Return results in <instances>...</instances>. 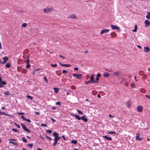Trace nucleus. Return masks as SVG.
<instances>
[{
    "label": "nucleus",
    "instance_id": "51",
    "mask_svg": "<svg viewBox=\"0 0 150 150\" xmlns=\"http://www.w3.org/2000/svg\"><path fill=\"white\" fill-rule=\"evenodd\" d=\"M12 130L13 131L15 132H16L18 131V130H17L16 129H13V128L12 129Z\"/></svg>",
    "mask_w": 150,
    "mask_h": 150
},
{
    "label": "nucleus",
    "instance_id": "4",
    "mask_svg": "<svg viewBox=\"0 0 150 150\" xmlns=\"http://www.w3.org/2000/svg\"><path fill=\"white\" fill-rule=\"evenodd\" d=\"M110 27L113 30H117L120 29V28L118 27L115 25H110Z\"/></svg>",
    "mask_w": 150,
    "mask_h": 150
},
{
    "label": "nucleus",
    "instance_id": "49",
    "mask_svg": "<svg viewBox=\"0 0 150 150\" xmlns=\"http://www.w3.org/2000/svg\"><path fill=\"white\" fill-rule=\"evenodd\" d=\"M68 72V71H66V70H63L62 71V73L63 74H65L66 73H67Z\"/></svg>",
    "mask_w": 150,
    "mask_h": 150
},
{
    "label": "nucleus",
    "instance_id": "30",
    "mask_svg": "<svg viewBox=\"0 0 150 150\" xmlns=\"http://www.w3.org/2000/svg\"><path fill=\"white\" fill-rule=\"evenodd\" d=\"M3 59L4 60H6V61H8V58L7 56H5L3 58Z\"/></svg>",
    "mask_w": 150,
    "mask_h": 150
},
{
    "label": "nucleus",
    "instance_id": "64",
    "mask_svg": "<svg viewBox=\"0 0 150 150\" xmlns=\"http://www.w3.org/2000/svg\"><path fill=\"white\" fill-rule=\"evenodd\" d=\"M137 29L134 28V30H132V31L134 32H136L137 31Z\"/></svg>",
    "mask_w": 150,
    "mask_h": 150
},
{
    "label": "nucleus",
    "instance_id": "22",
    "mask_svg": "<svg viewBox=\"0 0 150 150\" xmlns=\"http://www.w3.org/2000/svg\"><path fill=\"white\" fill-rule=\"evenodd\" d=\"M53 89L55 93H57L59 91V88H54Z\"/></svg>",
    "mask_w": 150,
    "mask_h": 150
},
{
    "label": "nucleus",
    "instance_id": "59",
    "mask_svg": "<svg viewBox=\"0 0 150 150\" xmlns=\"http://www.w3.org/2000/svg\"><path fill=\"white\" fill-rule=\"evenodd\" d=\"M125 86H128V84L127 82H125Z\"/></svg>",
    "mask_w": 150,
    "mask_h": 150
},
{
    "label": "nucleus",
    "instance_id": "17",
    "mask_svg": "<svg viewBox=\"0 0 150 150\" xmlns=\"http://www.w3.org/2000/svg\"><path fill=\"white\" fill-rule=\"evenodd\" d=\"M59 64L60 65L62 66H64L66 67H70L71 66V65L70 64H62L60 62Z\"/></svg>",
    "mask_w": 150,
    "mask_h": 150
},
{
    "label": "nucleus",
    "instance_id": "48",
    "mask_svg": "<svg viewBox=\"0 0 150 150\" xmlns=\"http://www.w3.org/2000/svg\"><path fill=\"white\" fill-rule=\"evenodd\" d=\"M130 86L131 87L134 88L135 86V84L134 83H132L131 84Z\"/></svg>",
    "mask_w": 150,
    "mask_h": 150
},
{
    "label": "nucleus",
    "instance_id": "58",
    "mask_svg": "<svg viewBox=\"0 0 150 150\" xmlns=\"http://www.w3.org/2000/svg\"><path fill=\"white\" fill-rule=\"evenodd\" d=\"M17 113L19 115H23L24 114V113L23 112H18Z\"/></svg>",
    "mask_w": 150,
    "mask_h": 150
},
{
    "label": "nucleus",
    "instance_id": "6",
    "mask_svg": "<svg viewBox=\"0 0 150 150\" xmlns=\"http://www.w3.org/2000/svg\"><path fill=\"white\" fill-rule=\"evenodd\" d=\"M140 134L139 133H136V139L137 140H142V138H139L140 136Z\"/></svg>",
    "mask_w": 150,
    "mask_h": 150
},
{
    "label": "nucleus",
    "instance_id": "8",
    "mask_svg": "<svg viewBox=\"0 0 150 150\" xmlns=\"http://www.w3.org/2000/svg\"><path fill=\"white\" fill-rule=\"evenodd\" d=\"M109 31L108 29H104L102 30H101L100 34L101 35L103 34L104 33H106L108 32Z\"/></svg>",
    "mask_w": 150,
    "mask_h": 150
},
{
    "label": "nucleus",
    "instance_id": "7",
    "mask_svg": "<svg viewBox=\"0 0 150 150\" xmlns=\"http://www.w3.org/2000/svg\"><path fill=\"white\" fill-rule=\"evenodd\" d=\"M144 23L146 27H147L150 25V22L148 20H146Z\"/></svg>",
    "mask_w": 150,
    "mask_h": 150
},
{
    "label": "nucleus",
    "instance_id": "18",
    "mask_svg": "<svg viewBox=\"0 0 150 150\" xmlns=\"http://www.w3.org/2000/svg\"><path fill=\"white\" fill-rule=\"evenodd\" d=\"M73 115L75 117V118H77L78 120H81V117H80L79 115L75 114H73Z\"/></svg>",
    "mask_w": 150,
    "mask_h": 150
},
{
    "label": "nucleus",
    "instance_id": "53",
    "mask_svg": "<svg viewBox=\"0 0 150 150\" xmlns=\"http://www.w3.org/2000/svg\"><path fill=\"white\" fill-rule=\"evenodd\" d=\"M109 116L110 118H113L115 117V116L114 115H112L110 114L109 115Z\"/></svg>",
    "mask_w": 150,
    "mask_h": 150
},
{
    "label": "nucleus",
    "instance_id": "9",
    "mask_svg": "<svg viewBox=\"0 0 150 150\" xmlns=\"http://www.w3.org/2000/svg\"><path fill=\"white\" fill-rule=\"evenodd\" d=\"M137 110L138 112H141L143 110L142 107L140 105H138L137 106Z\"/></svg>",
    "mask_w": 150,
    "mask_h": 150
},
{
    "label": "nucleus",
    "instance_id": "34",
    "mask_svg": "<svg viewBox=\"0 0 150 150\" xmlns=\"http://www.w3.org/2000/svg\"><path fill=\"white\" fill-rule=\"evenodd\" d=\"M4 94L6 96H8L11 95L10 94V92L9 91H8L5 92Z\"/></svg>",
    "mask_w": 150,
    "mask_h": 150
},
{
    "label": "nucleus",
    "instance_id": "57",
    "mask_svg": "<svg viewBox=\"0 0 150 150\" xmlns=\"http://www.w3.org/2000/svg\"><path fill=\"white\" fill-rule=\"evenodd\" d=\"M28 58H29V57H28ZM26 63L27 64L29 63H30V60L28 58L27 60L26 61Z\"/></svg>",
    "mask_w": 150,
    "mask_h": 150
},
{
    "label": "nucleus",
    "instance_id": "26",
    "mask_svg": "<svg viewBox=\"0 0 150 150\" xmlns=\"http://www.w3.org/2000/svg\"><path fill=\"white\" fill-rule=\"evenodd\" d=\"M27 72V70L25 69H23L21 71V72L23 74H25Z\"/></svg>",
    "mask_w": 150,
    "mask_h": 150
},
{
    "label": "nucleus",
    "instance_id": "5",
    "mask_svg": "<svg viewBox=\"0 0 150 150\" xmlns=\"http://www.w3.org/2000/svg\"><path fill=\"white\" fill-rule=\"evenodd\" d=\"M52 11V9L51 8H44L43 9V11L45 13H48L51 12Z\"/></svg>",
    "mask_w": 150,
    "mask_h": 150
},
{
    "label": "nucleus",
    "instance_id": "63",
    "mask_svg": "<svg viewBox=\"0 0 150 150\" xmlns=\"http://www.w3.org/2000/svg\"><path fill=\"white\" fill-rule=\"evenodd\" d=\"M59 57L62 58L63 59H65V58L63 56H62L61 55H59Z\"/></svg>",
    "mask_w": 150,
    "mask_h": 150
},
{
    "label": "nucleus",
    "instance_id": "56",
    "mask_svg": "<svg viewBox=\"0 0 150 150\" xmlns=\"http://www.w3.org/2000/svg\"><path fill=\"white\" fill-rule=\"evenodd\" d=\"M96 76H97V77H98L99 78L101 76L100 74H97V75Z\"/></svg>",
    "mask_w": 150,
    "mask_h": 150
},
{
    "label": "nucleus",
    "instance_id": "40",
    "mask_svg": "<svg viewBox=\"0 0 150 150\" xmlns=\"http://www.w3.org/2000/svg\"><path fill=\"white\" fill-rule=\"evenodd\" d=\"M27 25V24L26 23H24L22 25V26L23 27H25Z\"/></svg>",
    "mask_w": 150,
    "mask_h": 150
},
{
    "label": "nucleus",
    "instance_id": "1",
    "mask_svg": "<svg viewBox=\"0 0 150 150\" xmlns=\"http://www.w3.org/2000/svg\"><path fill=\"white\" fill-rule=\"evenodd\" d=\"M21 125L24 131H26L28 133H30V130L28 129L24 124L21 123Z\"/></svg>",
    "mask_w": 150,
    "mask_h": 150
},
{
    "label": "nucleus",
    "instance_id": "29",
    "mask_svg": "<svg viewBox=\"0 0 150 150\" xmlns=\"http://www.w3.org/2000/svg\"><path fill=\"white\" fill-rule=\"evenodd\" d=\"M71 142L72 143H73L75 144H77V141L76 140H72L71 141Z\"/></svg>",
    "mask_w": 150,
    "mask_h": 150
},
{
    "label": "nucleus",
    "instance_id": "54",
    "mask_svg": "<svg viewBox=\"0 0 150 150\" xmlns=\"http://www.w3.org/2000/svg\"><path fill=\"white\" fill-rule=\"evenodd\" d=\"M14 124L19 128H20V127L19 125H18L16 123H14Z\"/></svg>",
    "mask_w": 150,
    "mask_h": 150
},
{
    "label": "nucleus",
    "instance_id": "16",
    "mask_svg": "<svg viewBox=\"0 0 150 150\" xmlns=\"http://www.w3.org/2000/svg\"><path fill=\"white\" fill-rule=\"evenodd\" d=\"M69 17L71 19H74L76 18V16L74 14H71L69 16Z\"/></svg>",
    "mask_w": 150,
    "mask_h": 150
},
{
    "label": "nucleus",
    "instance_id": "24",
    "mask_svg": "<svg viewBox=\"0 0 150 150\" xmlns=\"http://www.w3.org/2000/svg\"><path fill=\"white\" fill-rule=\"evenodd\" d=\"M9 144H13V145H15L16 146H17L18 145V144L17 142H14L12 141H10L9 142Z\"/></svg>",
    "mask_w": 150,
    "mask_h": 150
},
{
    "label": "nucleus",
    "instance_id": "21",
    "mask_svg": "<svg viewBox=\"0 0 150 150\" xmlns=\"http://www.w3.org/2000/svg\"><path fill=\"white\" fill-rule=\"evenodd\" d=\"M53 135L54 137V138H57L59 136L58 133L54 132L53 133Z\"/></svg>",
    "mask_w": 150,
    "mask_h": 150
},
{
    "label": "nucleus",
    "instance_id": "23",
    "mask_svg": "<svg viewBox=\"0 0 150 150\" xmlns=\"http://www.w3.org/2000/svg\"><path fill=\"white\" fill-rule=\"evenodd\" d=\"M11 64L9 63H7L5 65V67L6 68H9L11 67Z\"/></svg>",
    "mask_w": 150,
    "mask_h": 150
},
{
    "label": "nucleus",
    "instance_id": "43",
    "mask_svg": "<svg viewBox=\"0 0 150 150\" xmlns=\"http://www.w3.org/2000/svg\"><path fill=\"white\" fill-rule=\"evenodd\" d=\"M27 64V65L26 66V67L27 68H29L30 67V65L29 63H28V64Z\"/></svg>",
    "mask_w": 150,
    "mask_h": 150
},
{
    "label": "nucleus",
    "instance_id": "27",
    "mask_svg": "<svg viewBox=\"0 0 150 150\" xmlns=\"http://www.w3.org/2000/svg\"><path fill=\"white\" fill-rule=\"evenodd\" d=\"M146 17L148 19H150V12H147V15Z\"/></svg>",
    "mask_w": 150,
    "mask_h": 150
},
{
    "label": "nucleus",
    "instance_id": "50",
    "mask_svg": "<svg viewBox=\"0 0 150 150\" xmlns=\"http://www.w3.org/2000/svg\"><path fill=\"white\" fill-rule=\"evenodd\" d=\"M56 105H61V103L60 102H57L56 103Z\"/></svg>",
    "mask_w": 150,
    "mask_h": 150
},
{
    "label": "nucleus",
    "instance_id": "33",
    "mask_svg": "<svg viewBox=\"0 0 150 150\" xmlns=\"http://www.w3.org/2000/svg\"><path fill=\"white\" fill-rule=\"evenodd\" d=\"M45 137H46V138L48 140H52V138L51 137L47 136L45 134Z\"/></svg>",
    "mask_w": 150,
    "mask_h": 150
},
{
    "label": "nucleus",
    "instance_id": "52",
    "mask_svg": "<svg viewBox=\"0 0 150 150\" xmlns=\"http://www.w3.org/2000/svg\"><path fill=\"white\" fill-rule=\"evenodd\" d=\"M145 97L147 98L150 99V95H146L145 96Z\"/></svg>",
    "mask_w": 150,
    "mask_h": 150
},
{
    "label": "nucleus",
    "instance_id": "47",
    "mask_svg": "<svg viewBox=\"0 0 150 150\" xmlns=\"http://www.w3.org/2000/svg\"><path fill=\"white\" fill-rule=\"evenodd\" d=\"M71 88L72 89L74 90V89H76V87L74 85H72L71 86Z\"/></svg>",
    "mask_w": 150,
    "mask_h": 150
},
{
    "label": "nucleus",
    "instance_id": "28",
    "mask_svg": "<svg viewBox=\"0 0 150 150\" xmlns=\"http://www.w3.org/2000/svg\"><path fill=\"white\" fill-rule=\"evenodd\" d=\"M22 140L23 142L25 143H27V141L26 139L24 137H22Z\"/></svg>",
    "mask_w": 150,
    "mask_h": 150
},
{
    "label": "nucleus",
    "instance_id": "37",
    "mask_svg": "<svg viewBox=\"0 0 150 150\" xmlns=\"http://www.w3.org/2000/svg\"><path fill=\"white\" fill-rule=\"evenodd\" d=\"M27 97L29 99H30L31 100H32L33 99V98L31 96H29V95H27Z\"/></svg>",
    "mask_w": 150,
    "mask_h": 150
},
{
    "label": "nucleus",
    "instance_id": "31",
    "mask_svg": "<svg viewBox=\"0 0 150 150\" xmlns=\"http://www.w3.org/2000/svg\"><path fill=\"white\" fill-rule=\"evenodd\" d=\"M92 94L94 95H95L97 93V92L95 91H93L91 92Z\"/></svg>",
    "mask_w": 150,
    "mask_h": 150
},
{
    "label": "nucleus",
    "instance_id": "46",
    "mask_svg": "<svg viewBox=\"0 0 150 150\" xmlns=\"http://www.w3.org/2000/svg\"><path fill=\"white\" fill-rule=\"evenodd\" d=\"M41 126H43L44 127H46L47 126V124H42L41 125Z\"/></svg>",
    "mask_w": 150,
    "mask_h": 150
},
{
    "label": "nucleus",
    "instance_id": "12",
    "mask_svg": "<svg viewBox=\"0 0 150 150\" xmlns=\"http://www.w3.org/2000/svg\"><path fill=\"white\" fill-rule=\"evenodd\" d=\"M110 35L111 38H115L117 36V35L115 33L113 32L111 33Z\"/></svg>",
    "mask_w": 150,
    "mask_h": 150
},
{
    "label": "nucleus",
    "instance_id": "2",
    "mask_svg": "<svg viewBox=\"0 0 150 150\" xmlns=\"http://www.w3.org/2000/svg\"><path fill=\"white\" fill-rule=\"evenodd\" d=\"M6 84V82L4 81H2V78L0 77V88L4 87L3 85H5Z\"/></svg>",
    "mask_w": 150,
    "mask_h": 150
},
{
    "label": "nucleus",
    "instance_id": "25",
    "mask_svg": "<svg viewBox=\"0 0 150 150\" xmlns=\"http://www.w3.org/2000/svg\"><path fill=\"white\" fill-rule=\"evenodd\" d=\"M144 51H145V52H149V50H150V49H149L148 47H144Z\"/></svg>",
    "mask_w": 150,
    "mask_h": 150
},
{
    "label": "nucleus",
    "instance_id": "55",
    "mask_svg": "<svg viewBox=\"0 0 150 150\" xmlns=\"http://www.w3.org/2000/svg\"><path fill=\"white\" fill-rule=\"evenodd\" d=\"M77 111L79 113H81V114H83V113L81 111L79 110H78Z\"/></svg>",
    "mask_w": 150,
    "mask_h": 150
},
{
    "label": "nucleus",
    "instance_id": "10",
    "mask_svg": "<svg viewBox=\"0 0 150 150\" xmlns=\"http://www.w3.org/2000/svg\"><path fill=\"white\" fill-rule=\"evenodd\" d=\"M90 81L92 83H94V75L93 74H92L91 75L90 79Z\"/></svg>",
    "mask_w": 150,
    "mask_h": 150
},
{
    "label": "nucleus",
    "instance_id": "11",
    "mask_svg": "<svg viewBox=\"0 0 150 150\" xmlns=\"http://www.w3.org/2000/svg\"><path fill=\"white\" fill-rule=\"evenodd\" d=\"M85 115L82 116L81 117V120H82L83 121H84L85 122H87L88 119L87 118H85Z\"/></svg>",
    "mask_w": 150,
    "mask_h": 150
},
{
    "label": "nucleus",
    "instance_id": "42",
    "mask_svg": "<svg viewBox=\"0 0 150 150\" xmlns=\"http://www.w3.org/2000/svg\"><path fill=\"white\" fill-rule=\"evenodd\" d=\"M44 79L45 82H46L47 83H48V81L47 79L46 76L44 77Z\"/></svg>",
    "mask_w": 150,
    "mask_h": 150
},
{
    "label": "nucleus",
    "instance_id": "32",
    "mask_svg": "<svg viewBox=\"0 0 150 150\" xmlns=\"http://www.w3.org/2000/svg\"><path fill=\"white\" fill-rule=\"evenodd\" d=\"M103 75L105 77H107L109 76V74L108 73L104 74Z\"/></svg>",
    "mask_w": 150,
    "mask_h": 150
},
{
    "label": "nucleus",
    "instance_id": "60",
    "mask_svg": "<svg viewBox=\"0 0 150 150\" xmlns=\"http://www.w3.org/2000/svg\"><path fill=\"white\" fill-rule=\"evenodd\" d=\"M52 110H55L56 109V108L54 106L52 107Z\"/></svg>",
    "mask_w": 150,
    "mask_h": 150
},
{
    "label": "nucleus",
    "instance_id": "41",
    "mask_svg": "<svg viewBox=\"0 0 150 150\" xmlns=\"http://www.w3.org/2000/svg\"><path fill=\"white\" fill-rule=\"evenodd\" d=\"M51 67H55L57 66V65L56 64H51Z\"/></svg>",
    "mask_w": 150,
    "mask_h": 150
},
{
    "label": "nucleus",
    "instance_id": "15",
    "mask_svg": "<svg viewBox=\"0 0 150 150\" xmlns=\"http://www.w3.org/2000/svg\"><path fill=\"white\" fill-rule=\"evenodd\" d=\"M0 114L1 115H4L7 116H9L11 117H12V116L10 114H7L3 111H1L0 110Z\"/></svg>",
    "mask_w": 150,
    "mask_h": 150
},
{
    "label": "nucleus",
    "instance_id": "39",
    "mask_svg": "<svg viewBox=\"0 0 150 150\" xmlns=\"http://www.w3.org/2000/svg\"><path fill=\"white\" fill-rule=\"evenodd\" d=\"M52 130L50 129H48L46 131V132L48 133L49 134H51L52 133Z\"/></svg>",
    "mask_w": 150,
    "mask_h": 150
},
{
    "label": "nucleus",
    "instance_id": "38",
    "mask_svg": "<svg viewBox=\"0 0 150 150\" xmlns=\"http://www.w3.org/2000/svg\"><path fill=\"white\" fill-rule=\"evenodd\" d=\"M99 80V78L98 77H96V80L95 81L94 80V83H98Z\"/></svg>",
    "mask_w": 150,
    "mask_h": 150
},
{
    "label": "nucleus",
    "instance_id": "36",
    "mask_svg": "<svg viewBox=\"0 0 150 150\" xmlns=\"http://www.w3.org/2000/svg\"><path fill=\"white\" fill-rule=\"evenodd\" d=\"M109 134H117L115 132H110L108 131L107 132Z\"/></svg>",
    "mask_w": 150,
    "mask_h": 150
},
{
    "label": "nucleus",
    "instance_id": "13",
    "mask_svg": "<svg viewBox=\"0 0 150 150\" xmlns=\"http://www.w3.org/2000/svg\"><path fill=\"white\" fill-rule=\"evenodd\" d=\"M21 118L23 119L25 121H26L28 122H31V120L30 119H26L24 116H21Z\"/></svg>",
    "mask_w": 150,
    "mask_h": 150
},
{
    "label": "nucleus",
    "instance_id": "19",
    "mask_svg": "<svg viewBox=\"0 0 150 150\" xmlns=\"http://www.w3.org/2000/svg\"><path fill=\"white\" fill-rule=\"evenodd\" d=\"M54 143H53V145L54 146L56 145L57 144V141L58 140L56 138H54Z\"/></svg>",
    "mask_w": 150,
    "mask_h": 150
},
{
    "label": "nucleus",
    "instance_id": "3",
    "mask_svg": "<svg viewBox=\"0 0 150 150\" xmlns=\"http://www.w3.org/2000/svg\"><path fill=\"white\" fill-rule=\"evenodd\" d=\"M73 76L74 77H76L79 79H81L82 78V76L81 74H73Z\"/></svg>",
    "mask_w": 150,
    "mask_h": 150
},
{
    "label": "nucleus",
    "instance_id": "45",
    "mask_svg": "<svg viewBox=\"0 0 150 150\" xmlns=\"http://www.w3.org/2000/svg\"><path fill=\"white\" fill-rule=\"evenodd\" d=\"M7 62V61H6V60H4V61L3 62H1V64H5Z\"/></svg>",
    "mask_w": 150,
    "mask_h": 150
},
{
    "label": "nucleus",
    "instance_id": "14",
    "mask_svg": "<svg viewBox=\"0 0 150 150\" xmlns=\"http://www.w3.org/2000/svg\"><path fill=\"white\" fill-rule=\"evenodd\" d=\"M103 138L106 139L107 140L111 141L112 140V138L110 137H108L107 135H105L103 136Z\"/></svg>",
    "mask_w": 150,
    "mask_h": 150
},
{
    "label": "nucleus",
    "instance_id": "20",
    "mask_svg": "<svg viewBox=\"0 0 150 150\" xmlns=\"http://www.w3.org/2000/svg\"><path fill=\"white\" fill-rule=\"evenodd\" d=\"M113 74L115 76H119L120 75V73L118 71H116L113 73Z\"/></svg>",
    "mask_w": 150,
    "mask_h": 150
},
{
    "label": "nucleus",
    "instance_id": "61",
    "mask_svg": "<svg viewBox=\"0 0 150 150\" xmlns=\"http://www.w3.org/2000/svg\"><path fill=\"white\" fill-rule=\"evenodd\" d=\"M74 69L75 71H78L79 69V68L78 67H75L74 68Z\"/></svg>",
    "mask_w": 150,
    "mask_h": 150
},
{
    "label": "nucleus",
    "instance_id": "35",
    "mask_svg": "<svg viewBox=\"0 0 150 150\" xmlns=\"http://www.w3.org/2000/svg\"><path fill=\"white\" fill-rule=\"evenodd\" d=\"M27 146L31 148H32L33 146V144H27Z\"/></svg>",
    "mask_w": 150,
    "mask_h": 150
},
{
    "label": "nucleus",
    "instance_id": "62",
    "mask_svg": "<svg viewBox=\"0 0 150 150\" xmlns=\"http://www.w3.org/2000/svg\"><path fill=\"white\" fill-rule=\"evenodd\" d=\"M39 70H40L39 69H35L34 70V71L35 72L37 71H39Z\"/></svg>",
    "mask_w": 150,
    "mask_h": 150
},
{
    "label": "nucleus",
    "instance_id": "44",
    "mask_svg": "<svg viewBox=\"0 0 150 150\" xmlns=\"http://www.w3.org/2000/svg\"><path fill=\"white\" fill-rule=\"evenodd\" d=\"M140 91L143 93H145V90L144 89H140Z\"/></svg>",
    "mask_w": 150,
    "mask_h": 150
}]
</instances>
